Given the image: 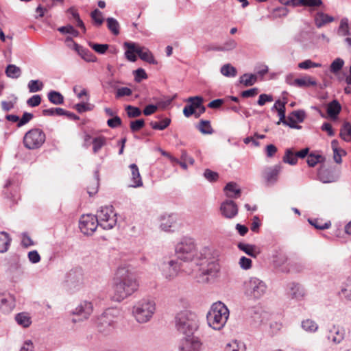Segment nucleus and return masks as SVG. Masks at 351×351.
Listing matches in <instances>:
<instances>
[{
	"label": "nucleus",
	"instance_id": "obj_29",
	"mask_svg": "<svg viewBox=\"0 0 351 351\" xmlns=\"http://www.w3.org/2000/svg\"><path fill=\"white\" fill-rule=\"evenodd\" d=\"M139 58L149 64H157L152 53L147 48L140 47V52H138Z\"/></svg>",
	"mask_w": 351,
	"mask_h": 351
},
{
	"label": "nucleus",
	"instance_id": "obj_33",
	"mask_svg": "<svg viewBox=\"0 0 351 351\" xmlns=\"http://www.w3.org/2000/svg\"><path fill=\"white\" fill-rule=\"evenodd\" d=\"M15 320L17 324L24 328L29 327L32 323L31 317L27 313L22 312L16 315Z\"/></svg>",
	"mask_w": 351,
	"mask_h": 351
},
{
	"label": "nucleus",
	"instance_id": "obj_6",
	"mask_svg": "<svg viewBox=\"0 0 351 351\" xmlns=\"http://www.w3.org/2000/svg\"><path fill=\"white\" fill-rule=\"evenodd\" d=\"M118 311L114 308L106 310L96 321V327L99 332L108 335L112 332L116 327Z\"/></svg>",
	"mask_w": 351,
	"mask_h": 351
},
{
	"label": "nucleus",
	"instance_id": "obj_43",
	"mask_svg": "<svg viewBox=\"0 0 351 351\" xmlns=\"http://www.w3.org/2000/svg\"><path fill=\"white\" fill-rule=\"evenodd\" d=\"M221 73L226 77H235L237 73V71L235 67L232 66L230 64H226L221 67Z\"/></svg>",
	"mask_w": 351,
	"mask_h": 351
},
{
	"label": "nucleus",
	"instance_id": "obj_56",
	"mask_svg": "<svg viewBox=\"0 0 351 351\" xmlns=\"http://www.w3.org/2000/svg\"><path fill=\"white\" fill-rule=\"evenodd\" d=\"M344 62L341 58H336L330 64V71L336 73L339 72L343 67Z\"/></svg>",
	"mask_w": 351,
	"mask_h": 351
},
{
	"label": "nucleus",
	"instance_id": "obj_12",
	"mask_svg": "<svg viewBox=\"0 0 351 351\" xmlns=\"http://www.w3.org/2000/svg\"><path fill=\"white\" fill-rule=\"evenodd\" d=\"M202 343L198 337L189 335L180 340L179 351H201Z\"/></svg>",
	"mask_w": 351,
	"mask_h": 351
},
{
	"label": "nucleus",
	"instance_id": "obj_42",
	"mask_svg": "<svg viewBox=\"0 0 351 351\" xmlns=\"http://www.w3.org/2000/svg\"><path fill=\"white\" fill-rule=\"evenodd\" d=\"M340 136L346 141H351V124L349 122H345L340 130Z\"/></svg>",
	"mask_w": 351,
	"mask_h": 351
},
{
	"label": "nucleus",
	"instance_id": "obj_62",
	"mask_svg": "<svg viewBox=\"0 0 351 351\" xmlns=\"http://www.w3.org/2000/svg\"><path fill=\"white\" fill-rule=\"evenodd\" d=\"M204 177L209 182H216L219 178L218 173L213 171L209 169H205L204 172Z\"/></svg>",
	"mask_w": 351,
	"mask_h": 351
},
{
	"label": "nucleus",
	"instance_id": "obj_24",
	"mask_svg": "<svg viewBox=\"0 0 351 351\" xmlns=\"http://www.w3.org/2000/svg\"><path fill=\"white\" fill-rule=\"evenodd\" d=\"M176 227V216L169 215L168 216H162L160 218V228L165 231H173L172 228Z\"/></svg>",
	"mask_w": 351,
	"mask_h": 351
},
{
	"label": "nucleus",
	"instance_id": "obj_60",
	"mask_svg": "<svg viewBox=\"0 0 351 351\" xmlns=\"http://www.w3.org/2000/svg\"><path fill=\"white\" fill-rule=\"evenodd\" d=\"M145 121L143 119H137L130 122V127L132 132L139 131L145 126Z\"/></svg>",
	"mask_w": 351,
	"mask_h": 351
},
{
	"label": "nucleus",
	"instance_id": "obj_61",
	"mask_svg": "<svg viewBox=\"0 0 351 351\" xmlns=\"http://www.w3.org/2000/svg\"><path fill=\"white\" fill-rule=\"evenodd\" d=\"M187 102H189L190 104L195 108L197 109L202 105L204 101V99L201 96H195L190 97L186 99Z\"/></svg>",
	"mask_w": 351,
	"mask_h": 351
},
{
	"label": "nucleus",
	"instance_id": "obj_28",
	"mask_svg": "<svg viewBox=\"0 0 351 351\" xmlns=\"http://www.w3.org/2000/svg\"><path fill=\"white\" fill-rule=\"evenodd\" d=\"M318 178L323 183H330L336 180V177L332 171L322 168L318 171Z\"/></svg>",
	"mask_w": 351,
	"mask_h": 351
},
{
	"label": "nucleus",
	"instance_id": "obj_22",
	"mask_svg": "<svg viewBox=\"0 0 351 351\" xmlns=\"http://www.w3.org/2000/svg\"><path fill=\"white\" fill-rule=\"evenodd\" d=\"M334 17L323 12H317L314 16V22L317 28L326 25L328 23L333 22Z\"/></svg>",
	"mask_w": 351,
	"mask_h": 351
},
{
	"label": "nucleus",
	"instance_id": "obj_20",
	"mask_svg": "<svg viewBox=\"0 0 351 351\" xmlns=\"http://www.w3.org/2000/svg\"><path fill=\"white\" fill-rule=\"evenodd\" d=\"M123 45L127 49L125 52V58L130 62H135L137 59L136 54L140 52V47L132 42H125Z\"/></svg>",
	"mask_w": 351,
	"mask_h": 351
},
{
	"label": "nucleus",
	"instance_id": "obj_58",
	"mask_svg": "<svg viewBox=\"0 0 351 351\" xmlns=\"http://www.w3.org/2000/svg\"><path fill=\"white\" fill-rule=\"evenodd\" d=\"M339 32H341L343 36L351 35V33L350 32V29H349L348 19L343 18L341 20Z\"/></svg>",
	"mask_w": 351,
	"mask_h": 351
},
{
	"label": "nucleus",
	"instance_id": "obj_13",
	"mask_svg": "<svg viewBox=\"0 0 351 351\" xmlns=\"http://www.w3.org/2000/svg\"><path fill=\"white\" fill-rule=\"evenodd\" d=\"M93 311V305L92 302L88 301L82 302L73 311V313L80 317L79 319L73 318V322L75 323L78 321L86 319L92 314Z\"/></svg>",
	"mask_w": 351,
	"mask_h": 351
},
{
	"label": "nucleus",
	"instance_id": "obj_18",
	"mask_svg": "<svg viewBox=\"0 0 351 351\" xmlns=\"http://www.w3.org/2000/svg\"><path fill=\"white\" fill-rule=\"evenodd\" d=\"M328 339L333 343H340L345 337V330L339 326L332 325L328 330Z\"/></svg>",
	"mask_w": 351,
	"mask_h": 351
},
{
	"label": "nucleus",
	"instance_id": "obj_32",
	"mask_svg": "<svg viewBox=\"0 0 351 351\" xmlns=\"http://www.w3.org/2000/svg\"><path fill=\"white\" fill-rule=\"evenodd\" d=\"M238 248L244 252L248 256L256 258L259 254V252H256V247L254 245H250L244 243H239L237 245Z\"/></svg>",
	"mask_w": 351,
	"mask_h": 351
},
{
	"label": "nucleus",
	"instance_id": "obj_55",
	"mask_svg": "<svg viewBox=\"0 0 351 351\" xmlns=\"http://www.w3.org/2000/svg\"><path fill=\"white\" fill-rule=\"evenodd\" d=\"M99 188V171L97 170L95 171V180L93 187L88 186L87 188V192L90 196H93L95 193H97Z\"/></svg>",
	"mask_w": 351,
	"mask_h": 351
},
{
	"label": "nucleus",
	"instance_id": "obj_47",
	"mask_svg": "<svg viewBox=\"0 0 351 351\" xmlns=\"http://www.w3.org/2000/svg\"><path fill=\"white\" fill-rule=\"evenodd\" d=\"M90 17L93 21L94 25L97 27L101 26L104 23V19L102 16V12L97 8L90 13Z\"/></svg>",
	"mask_w": 351,
	"mask_h": 351
},
{
	"label": "nucleus",
	"instance_id": "obj_11",
	"mask_svg": "<svg viewBox=\"0 0 351 351\" xmlns=\"http://www.w3.org/2000/svg\"><path fill=\"white\" fill-rule=\"evenodd\" d=\"M99 226L96 217L92 214L82 215L79 221V228L86 235L93 234Z\"/></svg>",
	"mask_w": 351,
	"mask_h": 351
},
{
	"label": "nucleus",
	"instance_id": "obj_27",
	"mask_svg": "<svg viewBox=\"0 0 351 351\" xmlns=\"http://www.w3.org/2000/svg\"><path fill=\"white\" fill-rule=\"evenodd\" d=\"M201 269L202 274L214 278L219 271V265L215 261H212L207 263L206 268H202Z\"/></svg>",
	"mask_w": 351,
	"mask_h": 351
},
{
	"label": "nucleus",
	"instance_id": "obj_5",
	"mask_svg": "<svg viewBox=\"0 0 351 351\" xmlns=\"http://www.w3.org/2000/svg\"><path fill=\"white\" fill-rule=\"evenodd\" d=\"M156 311V303L151 298H143L132 308V315L137 322L145 324L152 318Z\"/></svg>",
	"mask_w": 351,
	"mask_h": 351
},
{
	"label": "nucleus",
	"instance_id": "obj_14",
	"mask_svg": "<svg viewBox=\"0 0 351 351\" xmlns=\"http://www.w3.org/2000/svg\"><path fill=\"white\" fill-rule=\"evenodd\" d=\"M220 211L225 218L232 219L237 215L239 208L233 200L227 199L221 204Z\"/></svg>",
	"mask_w": 351,
	"mask_h": 351
},
{
	"label": "nucleus",
	"instance_id": "obj_19",
	"mask_svg": "<svg viewBox=\"0 0 351 351\" xmlns=\"http://www.w3.org/2000/svg\"><path fill=\"white\" fill-rule=\"evenodd\" d=\"M180 265L176 261H169L167 263H164L162 265V270L167 278H172L176 276L179 269Z\"/></svg>",
	"mask_w": 351,
	"mask_h": 351
},
{
	"label": "nucleus",
	"instance_id": "obj_30",
	"mask_svg": "<svg viewBox=\"0 0 351 351\" xmlns=\"http://www.w3.org/2000/svg\"><path fill=\"white\" fill-rule=\"evenodd\" d=\"M317 82L310 76H304L302 78H296L295 80V86L299 88H307L311 86H316Z\"/></svg>",
	"mask_w": 351,
	"mask_h": 351
},
{
	"label": "nucleus",
	"instance_id": "obj_25",
	"mask_svg": "<svg viewBox=\"0 0 351 351\" xmlns=\"http://www.w3.org/2000/svg\"><path fill=\"white\" fill-rule=\"evenodd\" d=\"M129 167L131 169L132 182L130 186L136 188L143 186V181L137 165L136 164H131Z\"/></svg>",
	"mask_w": 351,
	"mask_h": 351
},
{
	"label": "nucleus",
	"instance_id": "obj_44",
	"mask_svg": "<svg viewBox=\"0 0 351 351\" xmlns=\"http://www.w3.org/2000/svg\"><path fill=\"white\" fill-rule=\"evenodd\" d=\"M302 327L305 331L308 332H315L318 329V325L317 323L310 319L304 320L302 322Z\"/></svg>",
	"mask_w": 351,
	"mask_h": 351
},
{
	"label": "nucleus",
	"instance_id": "obj_21",
	"mask_svg": "<svg viewBox=\"0 0 351 351\" xmlns=\"http://www.w3.org/2000/svg\"><path fill=\"white\" fill-rule=\"evenodd\" d=\"M74 49L85 61L88 62H95L97 57L88 49L83 47L76 43H73Z\"/></svg>",
	"mask_w": 351,
	"mask_h": 351
},
{
	"label": "nucleus",
	"instance_id": "obj_23",
	"mask_svg": "<svg viewBox=\"0 0 351 351\" xmlns=\"http://www.w3.org/2000/svg\"><path fill=\"white\" fill-rule=\"evenodd\" d=\"M341 110V106L337 99L332 100L327 105L326 112L331 119H336Z\"/></svg>",
	"mask_w": 351,
	"mask_h": 351
},
{
	"label": "nucleus",
	"instance_id": "obj_35",
	"mask_svg": "<svg viewBox=\"0 0 351 351\" xmlns=\"http://www.w3.org/2000/svg\"><path fill=\"white\" fill-rule=\"evenodd\" d=\"M47 97L49 101L54 105H60L64 103L63 95L58 91L51 90L47 94Z\"/></svg>",
	"mask_w": 351,
	"mask_h": 351
},
{
	"label": "nucleus",
	"instance_id": "obj_49",
	"mask_svg": "<svg viewBox=\"0 0 351 351\" xmlns=\"http://www.w3.org/2000/svg\"><path fill=\"white\" fill-rule=\"evenodd\" d=\"M43 83L38 80H32L28 82L27 87L30 93L40 91L43 88Z\"/></svg>",
	"mask_w": 351,
	"mask_h": 351
},
{
	"label": "nucleus",
	"instance_id": "obj_4",
	"mask_svg": "<svg viewBox=\"0 0 351 351\" xmlns=\"http://www.w3.org/2000/svg\"><path fill=\"white\" fill-rule=\"evenodd\" d=\"M176 329L185 336L193 335L199 327V321L195 313L189 311L178 313L175 317Z\"/></svg>",
	"mask_w": 351,
	"mask_h": 351
},
{
	"label": "nucleus",
	"instance_id": "obj_38",
	"mask_svg": "<svg viewBox=\"0 0 351 351\" xmlns=\"http://www.w3.org/2000/svg\"><path fill=\"white\" fill-rule=\"evenodd\" d=\"M107 27L108 29L114 34V36H117L119 34V28L120 25L117 19L112 17H108L106 19Z\"/></svg>",
	"mask_w": 351,
	"mask_h": 351
},
{
	"label": "nucleus",
	"instance_id": "obj_17",
	"mask_svg": "<svg viewBox=\"0 0 351 351\" xmlns=\"http://www.w3.org/2000/svg\"><path fill=\"white\" fill-rule=\"evenodd\" d=\"M288 295L291 299L301 300L305 295L303 287L299 283L291 282L288 285Z\"/></svg>",
	"mask_w": 351,
	"mask_h": 351
},
{
	"label": "nucleus",
	"instance_id": "obj_10",
	"mask_svg": "<svg viewBox=\"0 0 351 351\" xmlns=\"http://www.w3.org/2000/svg\"><path fill=\"white\" fill-rule=\"evenodd\" d=\"M64 286L70 291L78 290L83 283V271L80 267L71 269L66 274Z\"/></svg>",
	"mask_w": 351,
	"mask_h": 351
},
{
	"label": "nucleus",
	"instance_id": "obj_48",
	"mask_svg": "<svg viewBox=\"0 0 351 351\" xmlns=\"http://www.w3.org/2000/svg\"><path fill=\"white\" fill-rule=\"evenodd\" d=\"M88 46L99 54H104L109 48L108 44H99L93 42H88Z\"/></svg>",
	"mask_w": 351,
	"mask_h": 351
},
{
	"label": "nucleus",
	"instance_id": "obj_37",
	"mask_svg": "<svg viewBox=\"0 0 351 351\" xmlns=\"http://www.w3.org/2000/svg\"><path fill=\"white\" fill-rule=\"evenodd\" d=\"M197 128L204 134H212L214 132V130L211 127L210 122L208 120H200Z\"/></svg>",
	"mask_w": 351,
	"mask_h": 351
},
{
	"label": "nucleus",
	"instance_id": "obj_45",
	"mask_svg": "<svg viewBox=\"0 0 351 351\" xmlns=\"http://www.w3.org/2000/svg\"><path fill=\"white\" fill-rule=\"evenodd\" d=\"M245 346L243 343L238 341H232L228 343L225 348L224 351H245Z\"/></svg>",
	"mask_w": 351,
	"mask_h": 351
},
{
	"label": "nucleus",
	"instance_id": "obj_31",
	"mask_svg": "<svg viewBox=\"0 0 351 351\" xmlns=\"http://www.w3.org/2000/svg\"><path fill=\"white\" fill-rule=\"evenodd\" d=\"M12 239L10 238L8 233L2 231L0 232V252H6L10 245Z\"/></svg>",
	"mask_w": 351,
	"mask_h": 351
},
{
	"label": "nucleus",
	"instance_id": "obj_53",
	"mask_svg": "<svg viewBox=\"0 0 351 351\" xmlns=\"http://www.w3.org/2000/svg\"><path fill=\"white\" fill-rule=\"evenodd\" d=\"M339 143L337 140H333L331 142V146L333 150L334 154V160L337 163H341V155L340 154V152H343V150H341L338 148Z\"/></svg>",
	"mask_w": 351,
	"mask_h": 351
},
{
	"label": "nucleus",
	"instance_id": "obj_34",
	"mask_svg": "<svg viewBox=\"0 0 351 351\" xmlns=\"http://www.w3.org/2000/svg\"><path fill=\"white\" fill-rule=\"evenodd\" d=\"M6 75L12 79H17L21 75V69L15 64H8L5 69Z\"/></svg>",
	"mask_w": 351,
	"mask_h": 351
},
{
	"label": "nucleus",
	"instance_id": "obj_46",
	"mask_svg": "<svg viewBox=\"0 0 351 351\" xmlns=\"http://www.w3.org/2000/svg\"><path fill=\"white\" fill-rule=\"evenodd\" d=\"M171 121L170 118H165L160 122L151 121L150 125L154 130H163L170 125Z\"/></svg>",
	"mask_w": 351,
	"mask_h": 351
},
{
	"label": "nucleus",
	"instance_id": "obj_59",
	"mask_svg": "<svg viewBox=\"0 0 351 351\" xmlns=\"http://www.w3.org/2000/svg\"><path fill=\"white\" fill-rule=\"evenodd\" d=\"M322 66V64L319 63H316L313 62L311 60H306L303 62H301L298 64V67L301 69H309L311 68H315V67H320Z\"/></svg>",
	"mask_w": 351,
	"mask_h": 351
},
{
	"label": "nucleus",
	"instance_id": "obj_50",
	"mask_svg": "<svg viewBox=\"0 0 351 351\" xmlns=\"http://www.w3.org/2000/svg\"><path fill=\"white\" fill-rule=\"evenodd\" d=\"M283 162L291 165H294L298 162V158H296L295 154L291 149H286L285 154L283 157Z\"/></svg>",
	"mask_w": 351,
	"mask_h": 351
},
{
	"label": "nucleus",
	"instance_id": "obj_51",
	"mask_svg": "<svg viewBox=\"0 0 351 351\" xmlns=\"http://www.w3.org/2000/svg\"><path fill=\"white\" fill-rule=\"evenodd\" d=\"M58 31L62 34H69L74 37H77L80 34L79 32L75 29L71 25L62 26L58 28Z\"/></svg>",
	"mask_w": 351,
	"mask_h": 351
},
{
	"label": "nucleus",
	"instance_id": "obj_63",
	"mask_svg": "<svg viewBox=\"0 0 351 351\" xmlns=\"http://www.w3.org/2000/svg\"><path fill=\"white\" fill-rule=\"evenodd\" d=\"M134 80L136 82H140L144 79L147 78V75L145 70L142 68H139L135 71H134Z\"/></svg>",
	"mask_w": 351,
	"mask_h": 351
},
{
	"label": "nucleus",
	"instance_id": "obj_40",
	"mask_svg": "<svg viewBox=\"0 0 351 351\" xmlns=\"http://www.w3.org/2000/svg\"><path fill=\"white\" fill-rule=\"evenodd\" d=\"M93 151L94 154H97L106 143V138L104 136H98L94 138L92 141Z\"/></svg>",
	"mask_w": 351,
	"mask_h": 351
},
{
	"label": "nucleus",
	"instance_id": "obj_39",
	"mask_svg": "<svg viewBox=\"0 0 351 351\" xmlns=\"http://www.w3.org/2000/svg\"><path fill=\"white\" fill-rule=\"evenodd\" d=\"M257 80V77L255 74L245 73L240 77V83L243 84L245 86H250L254 85Z\"/></svg>",
	"mask_w": 351,
	"mask_h": 351
},
{
	"label": "nucleus",
	"instance_id": "obj_7",
	"mask_svg": "<svg viewBox=\"0 0 351 351\" xmlns=\"http://www.w3.org/2000/svg\"><path fill=\"white\" fill-rule=\"evenodd\" d=\"M95 216L97 220V223L104 230L113 228L117 222V213H114L112 206L100 207Z\"/></svg>",
	"mask_w": 351,
	"mask_h": 351
},
{
	"label": "nucleus",
	"instance_id": "obj_2",
	"mask_svg": "<svg viewBox=\"0 0 351 351\" xmlns=\"http://www.w3.org/2000/svg\"><path fill=\"white\" fill-rule=\"evenodd\" d=\"M176 254L178 258L183 261H195L197 265H202L200 261L206 260L207 263L210 258V250L208 247L202 248L199 252L196 250L194 239L184 237L176 245Z\"/></svg>",
	"mask_w": 351,
	"mask_h": 351
},
{
	"label": "nucleus",
	"instance_id": "obj_9",
	"mask_svg": "<svg viewBox=\"0 0 351 351\" xmlns=\"http://www.w3.org/2000/svg\"><path fill=\"white\" fill-rule=\"evenodd\" d=\"M45 138V134L42 130L34 128L25 133L23 137V144L28 149H35L43 145Z\"/></svg>",
	"mask_w": 351,
	"mask_h": 351
},
{
	"label": "nucleus",
	"instance_id": "obj_15",
	"mask_svg": "<svg viewBox=\"0 0 351 351\" xmlns=\"http://www.w3.org/2000/svg\"><path fill=\"white\" fill-rule=\"evenodd\" d=\"M282 166L276 165L274 167H267L263 172V178L267 186L274 185L278 180V176L281 171Z\"/></svg>",
	"mask_w": 351,
	"mask_h": 351
},
{
	"label": "nucleus",
	"instance_id": "obj_1",
	"mask_svg": "<svg viewBox=\"0 0 351 351\" xmlns=\"http://www.w3.org/2000/svg\"><path fill=\"white\" fill-rule=\"evenodd\" d=\"M139 287L135 274L128 266H121L112 279L114 301L121 302L135 293Z\"/></svg>",
	"mask_w": 351,
	"mask_h": 351
},
{
	"label": "nucleus",
	"instance_id": "obj_41",
	"mask_svg": "<svg viewBox=\"0 0 351 351\" xmlns=\"http://www.w3.org/2000/svg\"><path fill=\"white\" fill-rule=\"evenodd\" d=\"M276 105H278V108L277 109L278 116L280 117L279 121L277 124H280V123H287V119H285V105L286 102L281 101L280 100H277L276 101Z\"/></svg>",
	"mask_w": 351,
	"mask_h": 351
},
{
	"label": "nucleus",
	"instance_id": "obj_64",
	"mask_svg": "<svg viewBox=\"0 0 351 351\" xmlns=\"http://www.w3.org/2000/svg\"><path fill=\"white\" fill-rule=\"evenodd\" d=\"M341 293L348 300H351V279H348L345 287L341 289Z\"/></svg>",
	"mask_w": 351,
	"mask_h": 351
},
{
	"label": "nucleus",
	"instance_id": "obj_26",
	"mask_svg": "<svg viewBox=\"0 0 351 351\" xmlns=\"http://www.w3.org/2000/svg\"><path fill=\"white\" fill-rule=\"evenodd\" d=\"M224 191L230 198H238L241 194V190L237 188V184L234 182H228L224 187Z\"/></svg>",
	"mask_w": 351,
	"mask_h": 351
},
{
	"label": "nucleus",
	"instance_id": "obj_52",
	"mask_svg": "<svg viewBox=\"0 0 351 351\" xmlns=\"http://www.w3.org/2000/svg\"><path fill=\"white\" fill-rule=\"evenodd\" d=\"M309 223L318 230H325L330 227V221L322 223L318 219H308Z\"/></svg>",
	"mask_w": 351,
	"mask_h": 351
},
{
	"label": "nucleus",
	"instance_id": "obj_8",
	"mask_svg": "<svg viewBox=\"0 0 351 351\" xmlns=\"http://www.w3.org/2000/svg\"><path fill=\"white\" fill-rule=\"evenodd\" d=\"M267 289L266 283L256 277H251L245 282V294L254 299L261 298L266 293Z\"/></svg>",
	"mask_w": 351,
	"mask_h": 351
},
{
	"label": "nucleus",
	"instance_id": "obj_36",
	"mask_svg": "<svg viewBox=\"0 0 351 351\" xmlns=\"http://www.w3.org/2000/svg\"><path fill=\"white\" fill-rule=\"evenodd\" d=\"M237 43L232 38H229L221 46L217 47L215 50L218 51H229L236 49Z\"/></svg>",
	"mask_w": 351,
	"mask_h": 351
},
{
	"label": "nucleus",
	"instance_id": "obj_57",
	"mask_svg": "<svg viewBox=\"0 0 351 351\" xmlns=\"http://www.w3.org/2000/svg\"><path fill=\"white\" fill-rule=\"evenodd\" d=\"M322 158L321 155L310 154L307 156L306 162L309 167H315L317 163L321 162Z\"/></svg>",
	"mask_w": 351,
	"mask_h": 351
},
{
	"label": "nucleus",
	"instance_id": "obj_16",
	"mask_svg": "<svg viewBox=\"0 0 351 351\" xmlns=\"http://www.w3.org/2000/svg\"><path fill=\"white\" fill-rule=\"evenodd\" d=\"M15 306L14 298L9 293H0V311L3 313H10Z\"/></svg>",
	"mask_w": 351,
	"mask_h": 351
},
{
	"label": "nucleus",
	"instance_id": "obj_54",
	"mask_svg": "<svg viewBox=\"0 0 351 351\" xmlns=\"http://www.w3.org/2000/svg\"><path fill=\"white\" fill-rule=\"evenodd\" d=\"M125 111L128 117L135 118L141 115L142 111L138 107L128 105L125 107Z\"/></svg>",
	"mask_w": 351,
	"mask_h": 351
},
{
	"label": "nucleus",
	"instance_id": "obj_3",
	"mask_svg": "<svg viewBox=\"0 0 351 351\" xmlns=\"http://www.w3.org/2000/svg\"><path fill=\"white\" fill-rule=\"evenodd\" d=\"M229 310L221 302H217L211 306L206 315L208 326L213 329L220 330L222 329L229 317Z\"/></svg>",
	"mask_w": 351,
	"mask_h": 351
}]
</instances>
